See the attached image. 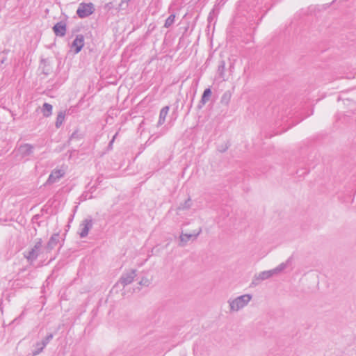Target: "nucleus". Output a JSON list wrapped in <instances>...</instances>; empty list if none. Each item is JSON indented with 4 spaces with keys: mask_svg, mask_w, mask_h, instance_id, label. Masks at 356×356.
Instances as JSON below:
<instances>
[{
    "mask_svg": "<svg viewBox=\"0 0 356 356\" xmlns=\"http://www.w3.org/2000/svg\"><path fill=\"white\" fill-rule=\"evenodd\" d=\"M287 266V261L285 263H282L276 268L269 270H264L259 274H257L254 276L252 284L254 285H257L260 282L267 280L275 275H277L281 273L283 270H284Z\"/></svg>",
    "mask_w": 356,
    "mask_h": 356,
    "instance_id": "f257e3e1",
    "label": "nucleus"
},
{
    "mask_svg": "<svg viewBox=\"0 0 356 356\" xmlns=\"http://www.w3.org/2000/svg\"><path fill=\"white\" fill-rule=\"evenodd\" d=\"M252 298L250 294H244L228 300L231 312H238L248 305Z\"/></svg>",
    "mask_w": 356,
    "mask_h": 356,
    "instance_id": "f03ea898",
    "label": "nucleus"
},
{
    "mask_svg": "<svg viewBox=\"0 0 356 356\" xmlns=\"http://www.w3.org/2000/svg\"><path fill=\"white\" fill-rule=\"evenodd\" d=\"M95 6L92 3H81L79 5L76 14L80 18H85L95 12Z\"/></svg>",
    "mask_w": 356,
    "mask_h": 356,
    "instance_id": "7ed1b4c3",
    "label": "nucleus"
},
{
    "mask_svg": "<svg viewBox=\"0 0 356 356\" xmlns=\"http://www.w3.org/2000/svg\"><path fill=\"white\" fill-rule=\"evenodd\" d=\"M42 245L41 241L35 243L34 247L29 252H24V257L30 261L35 260L42 253Z\"/></svg>",
    "mask_w": 356,
    "mask_h": 356,
    "instance_id": "20e7f679",
    "label": "nucleus"
},
{
    "mask_svg": "<svg viewBox=\"0 0 356 356\" xmlns=\"http://www.w3.org/2000/svg\"><path fill=\"white\" fill-rule=\"evenodd\" d=\"M136 276V270H129L122 273L118 283L124 286L131 284Z\"/></svg>",
    "mask_w": 356,
    "mask_h": 356,
    "instance_id": "39448f33",
    "label": "nucleus"
},
{
    "mask_svg": "<svg viewBox=\"0 0 356 356\" xmlns=\"http://www.w3.org/2000/svg\"><path fill=\"white\" fill-rule=\"evenodd\" d=\"M202 232V228H199V229L193 234H184L181 233L179 236V246L184 247L185 246L187 243L191 240H195L197 236L201 234Z\"/></svg>",
    "mask_w": 356,
    "mask_h": 356,
    "instance_id": "423d86ee",
    "label": "nucleus"
},
{
    "mask_svg": "<svg viewBox=\"0 0 356 356\" xmlns=\"http://www.w3.org/2000/svg\"><path fill=\"white\" fill-rule=\"evenodd\" d=\"M84 45V37L82 35H76L71 44V50L74 51V54L79 53Z\"/></svg>",
    "mask_w": 356,
    "mask_h": 356,
    "instance_id": "0eeeda50",
    "label": "nucleus"
},
{
    "mask_svg": "<svg viewBox=\"0 0 356 356\" xmlns=\"http://www.w3.org/2000/svg\"><path fill=\"white\" fill-rule=\"evenodd\" d=\"M65 174V171L64 170H54L51 172L49 178L46 182L47 184H54L63 177Z\"/></svg>",
    "mask_w": 356,
    "mask_h": 356,
    "instance_id": "6e6552de",
    "label": "nucleus"
},
{
    "mask_svg": "<svg viewBox=\"0 0 356 356\" xmlns=\"http://www.w3.org/2000/svg\"><path fill=\"white\" fill-rule=\"evenodd\" d=\"M92 221L91 219L84 220L80 225L79 235L81 238L86 236L89 230L92 228Z\"/></svg>",
    "mask_w": 356,
    "mask_h": 356,
    "instance_id": "1a4fd4ad",
    "label": "nucleus"
},
{
    "mask_svg": "<svg viewBox=\"0 0 356 356\" xmlns=\"http://www.w3.org/2000/svg\"><path fill=\"white\" fill-rule=\"evenodd\" d=\"M66 26L67 25L65 22H60L56 24L53 27V30L56 35L64 36L67 31Z\"/></svg>",
    "mask_w": 356,
    "mask_h": 356,
    "instance_id": "9d476101",
    "label": "nucleus"
},
{
    "mask_svg": "<svg viewBox=\"0 0 356 356\" xmlns=\"http://www.w3.org/2000/svg\"><path fill=\"white\" fill-rule=\"evenodd\" d=\"M33 146L29 144L21 145L18 149V152L22 157L31 155L33 153Z\"/></svg>",
    "mask_w": 356,
    "mask_h": 356,
    "instance_id": "9b49d317",
    "label": "nucleus"
},
{
    "mask_svg": "<svg viewBox=\"0 0 356 356\" xmlns=\"http://www.w3.org/2000/svg\"><path fill=\"white\" fill-rule=\"evenodd\" d=\"M170 110L169 106H165L161 108L159 113V118L157 122V127L161 126L165 121L166 116Z\"/></svg>",
    "mask_w": 356,
    "mask_h": 356,
    "instance_id": "f8f14e48",
    "label": "nucleus"
},
{
    "mask_svg": "<svg viewBox=\"0 0 356 356\" xmlns=\"http://www.w3.org/2000/svg\"><path fill=\"white\" fill-rule=\"evenodd\" d=\"M59 236L58 234H54L49 239L47 246L44 248L47 252L52 250L58 243Z\"/></svg>",
    "mask_w": 356,
    "mask_h": 356,
    "instance_id": "ddd939ff",
    "label": "nucleus"
},
{
    "mask_svg": "<svg viewBox=\"0 0 356 356\" xmlns=\"http://www.w3.org/2000/svg\"><path fill=\"white\" fill-rule=\"evenodd\" d=\"M211 93L212 92L210 88H207L204 90L201 100L198 104L199 108H201L209 100V98L211 96Z\"/></svg>",
    "mask_w": 356,
    "mask_h": 356,
    "instance_id": "4468645a",
    "label": "nucleus"
},
{
    "mask_svg": "<svg viewBox=\"0 0 356 356\" xmlns=\"http://www.w3.org/2000/svg\"><path fill=\"white\" fill-rule=\"evenodd\" d=\"M42 112L44 116L49 117L52 113V106L48 103H44L42 108Z\"/></svg>",
    "mask_w": 356,
    "mask_h": 356,
    "instance_id": "2eb2a0df",
    "label": "nucleus"
},
{
    "mask_svg": "<svg viewBox=\"0 0 356 356\" xmlns=\"http://www.w3.org/2000/svg\"><path fill=\"white\" fill-rule=\"evenodd\" d=\"M65 113L64 112H60L58 114V116L56 118V127L57 128H60V126L63 124V122H64V120H65Z\"/></svg>",
    "mask_w": 356,
    "mask_h": 356,
    "instance_id": "dca6fc26",
    "label": "nucleus"
},
{
    "mask_svg": "<svg viewBox=\"0 0 356 356\" xmlns=\"http://www.w3.org/2000/svg\"><path fill=\"white\" fill-rule=\"evenodd\" d=\"M45 348L44 343H41L40 342H38L35 344V349L33 350V355H38L39 353H40L43 349Z\"/></svg>",
    "mask_w": 356,
    "mask_h": 356,
    "instance_id": "f3484780",
    "label": "nucleus"
},
{
    "mask_svg": "<svg viewBox=\"0 0 356 356\" xmlns=\"http://www.w3.org/2000/svg\"><path fill=\"white\" fill-rule=\"evenodd\" d=\"M175 15H174V14L170 15L165 19V24H164V26L165 28H169L170 26H171L173 24V23L175 22Z\"/></svg>",
    "mask_w": 356,
    "mask_h": 356,
    "instance_id": "a211bd4d",
    "label": "nucleus"
},
{
    "mask_svg": "<svg viewBox=\"0 0 356 356\" xmlns=\"http://www.w3.org/2000/svg\"><path fill=\"white\" fill-rule=\"evenodd\" d=\"M225 70V62L224 60H221L219 63V65L218 67V72L221 77L223 76Z\"/></svg>",
    "mask_w": 356,
    "mask_h": 356,
    "instance_id": "6ab92c4d",
    "label": "nucleus"
},
{
    "mask_svg": "<svg viewBox=\"0 0 356 356\" xmlns=\"http://www.w3.org/2000/svg\"><path fill=\"white\" fill-rule=\"evenodd\" d=\"M150 284V281L147 277H143L139 282V284L141 286H148Z\"/></svg>",
    "mask_w": 356,
    "mask_h": 356,
    "instance_id": "aec40b11",
    "label": "nucleus"
},
{
    "mask_svg": "<svg viewBox=\"0 0 356 356\" xmlns=\"http://www.w3.org/2000/svg\"><path fill=\"white\" fill-rule=\"evenodd\" d=\"M52 338L53 335L50 334L48 336H47L42 341H40V343H44V346H46Z\"/></svg>",
    "mask_w": 356,
    "mask_h": 356,
    "instance_id": "412c9836",
    "label": "nucleus"
},
{
    "mask_svg": "<svg viewBox=\"0 0 356 356\" xmlns=\"http://www.w3.org/2000/svg\"><path fill=\"white\" fill-rule=\"evenodd\" d=\"M52 338L53 335L50 334L48 336H47L42 341H40V343H44V346H46Z\"/></svg>",
    "mask_w": 356,
    "mask_h": 356,
    "instance_id": "4be33fe9",
    "label": "nucleus"
},
{
    "mask_svg": "<svg viewBox=\"0 0 356 356\" xmlns=\"http://www.w3.org/2000/svg\"><path fill=\"white\" fill-rule=\"evenodd\" d=\"M52 338L53 335L50 334L48 336H47L42 341H40V343H44V346H46Z\"/></svg>",
    "mask_w": 356,
    "mask_h": 356,
    "instance_id": "5701e85b",
    "label": "nucleus"
},
{
    "mask_svg": "<svg viewBox=\"0 0 356 356\" xmlns=\"http://www.w3.org/2000/svg\"><path fill=\"white\" fill-rule=\"evenodd\" d=\"M190 202L191 199H188L187 201L185 202L184 205L183 207V209H188L190 207Z\"/></svg>",
    "mask_w": 356,
    "mask_h": 356,
    "instance_id": "b1692460",
    "label": "nucleus"
},
{
    "mask_svg": "<svg viewBox=\"0 0 356 356\" xmlns=\"http://www.w3.org/2000/svg\"><path fill=\"white\" fill-rule=\"evenodd\" d=\"M76 133H73L70 138V140H74L76 137Z\"/></svg>",
    "mask_w": 356,
    "mask_h": 356,
    "instance_id": "393cba45",
    "label": "nucleus"
},
{
    "mask_svg": "<svg viewBox=\"0 0 356 356\" xmlns=\"http://www.w3.org/2000/svg\"><path fill=\"white\" fill-rule=\"evenodd\" d=\"M114 142V138H112L111 140L110 141L109 144H108V147L111 148L112 145H113V143Z\"/></svg>",
    "mask_w": 356,
    "mask_h": 356,
    "instance_id": "a878e982",
    "label": "nucleus"
},
{
    "mask_svg": "<svg viewBox=\"0 0 356 356\" xmlns=\"http://www.w3.org/2000/svg\"><path fill=\"white\" fill-rule=\"evenodd\" d=\"M114 142V138H112L111 140L110 141L109 144H108V147L111 148L112 145H113V143Z\"/></svg>",
    "mask_w": 356,
    "mask_h": 356,
    "instance_id": "bb28decb",
    "label": "nucleus"
},
{
    "mask_svg": "<svg viewBox=\"0 0 356 356\" xmlns=\"http://www.w3.org/2000/svg\"><path fill=\"white\" fill-rule=\"evenodd\" d=\"M226 149H227V147H226L225 148H223V149H219V151H220V152H224V151H225V150H226Z\"/></svg>",
    "mask_w": 356,
    "mask_h": 356,
    "instance_id": "cd10ccee",
    "label": "nucleus"
},
{
    "mask_svg": "<svg viewBox=\"0 0 356 356\" xmlns=\"http://www.w3.org/2000/svg\"><path fill=\"white\" fill-rule=\"evenodd\" d=\"M118 133L117 132L113 137V138H114V140L116 138V136H118Z\"/></svg>",
    "mask_w": 356,
    "mask_h": 356,
    "instance_id": "c85d7f7f",
    "label": "nucleus"
}]
</instances>
